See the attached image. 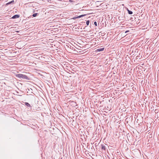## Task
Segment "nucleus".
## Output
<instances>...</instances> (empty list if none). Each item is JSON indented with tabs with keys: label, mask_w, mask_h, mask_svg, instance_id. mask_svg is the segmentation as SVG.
<instances>
[{
	"label": "nucleus",
	"mask_w": 159,
	"mask_h": 159,
	"mask_svg": "<svg viewBox=\"0 0 159 159\" xmlns=\"http://www.w3.org/2000/svg\"><path fill=\"white\" fill-rule=\"evenodd\" d=\"M127 10L129 14L131 15L133 14V12L132 11L129 10L128 9H127Z\"/></svg>",
	"instance_id": "obj_6"
},
{
	"label": "nucleus",
	"mask_w": 159,
	"mask_h": 159,
	"mask_svg": "<svg viewBox=\"0 0 159 159\" xmlns=\"http://www.w3.org/2000/svg\"><path fill=\"white\" fill-rule=\"evenodd\" d=\"M14 0H12V1H11V2H8V3H7V5H8V4H11V3H14Z\"/></svg>",
	"instance_id": "obj_8"
},
{
	"label": "nucleus",
	"mask_w": 159,
	"mask_h": 159,
	"mask_svg": "<svg viewBox=\"0 0 159 159\" xmlns=\"http://www.w3.org/2000/svg\"><path fill=\"white\" fill-rule=\"evenodd\" d=\"M77 45V47H76L75 48L77 49H79V48H81V47Z\"/></svg>",
	"instance_id": "obj_12"
},
{
	"label": "nucleus",
	"mask_w": 159,
	"mask_h": 159,
	"mask_svg": "<svg viewBox=\"0 0 159 159\" xmlns=\"http://www.w3.org/2000/svg\"><path fill=\"white\" fill-rule=\"evenodd\" d=\"M129 32V30H127V31H125V33H127V32Z\"/></svg>",
	"instance_id": "obj_15"
},
{
	"label": "nucleus",
	"mask_w": 159,
	"mask_h": 159,
	"mask_svg": "<svg viewBox=\"0 0 159 159\" xmlns=\"http://www.w3.org/2000/svg\"><path fill=\"white\" fill-rule=\"evenodd\" d=\"M104 48H102L98 49L97 50L98 52L103 51L104 50Z\"/></svg>",
	"instance_id": "obj_5"
},
{
	"label": "nucleus",
	"mask_w": 159,
	"mask_h": 159,
	"mask_svg": "<svg viewBox=\"0 0 159 159\" xmlns=\"http://www.w3.org/2000/svg\"><path fill=\"white\" fill-rule=\"evenodd\" d=\"M94 24L95 26H97V23L96 21H95L94 23Z\"/></svg>",
	"instance_id": "obj_11"
},
{
	"label": "nucleus",
	"mask_w": 159,
	"mask_h": 159,
	"mask_svg": "<svg viewBox=\"0 0 159 159\" xmlns=\"http://www.w3.org/2000/svg\"><path fill=\"white\" fill-rule=\"evenodd\" d=\"M60 159H63L62 158H61Z\"/></svg>",
	"instance_id": "obj_17"
},
{
	"label": "nucleus",
	"mask_w": 159,
	"mask_h": 159,
	"mask_svg": "<svg viewBox=\"0 0 159 159\" xmlns=\"http://www.w3.org/2000/svg\"><path fill=\"white\" fill-rule=\"evenodd\" d=\"M86 15V14L82 15H81L79 16L74 17L73 18V19L75 20L76 19L82 17L84 16H85Z\"/></svg>",
	"instance_id": "obj_2"
},
{
	"label": "nucleus",
	"mask_w": 159,
	"mask_h": 159,
	"mask_svg": "<svg viewBox=\"0 0 159 159\" xmlns=\"http://www.w3.org/2000/svg\"><path fill=\"white\" fill-rule=\"evenodd\" d=\"M70 48L72 49H73V48L72 47H71V46H70Z\"/></svg>",
	"instance_id": "obj_13"
},
{
	"label": "nucleus",
	"mask_w": 159,
	"mask_h": 159,
	"mask_svg": "<svg viewBox=\"0 0 159 159\" xmlns=\"http://www.w3.org/2000/svg\"><path fill=\"white\" fill-rule=\"evenodd\" d=\"M38 14L37 13H35L33 14L32 16L33 17H36V16H37Z\"/></svg>",
	"instance_id": "obj_9"
},
{
	"label": "nucleus",
	"mask_w": 159,
	"mask_h": 159,
	"mask_svg": "<svg viewBox=\"0 0 159 159\" xmlns=\"http://www.w3.org/2000/svg\"><path fill=\"white\" fill-rule=\"evenodd\" d=\"M90 21L89 20H88L86 22V24L87 25H88L89 24Z\"/></svg>",
	"instance_id": "obj_10"
},
{
	"label": "nucleus",
	"mask_w": 159,
	"mask_h": 159,
	"mask_svg": "<svg viewBox=\"0 0 159 159\" xmlns=\"http://www.w3.org/2000/svg\"><path fill=\"white\" fill-rule=\"evenodd\" d=\"M16 76L18 78H19L21 79H25L26 80L29 79L27 75L23 74H17Z\"/></svg>",
	"instance_id": "obj_1"
},
{
	"label": "nucleus",
	"mask_w": 159,
	"mask_h": 159,
	"mask_svg": "<svg viewBox=\"0 0 159 159\" xmlns=\"http://www.w3.org/2000/svg\"><path fill=\"white\" fill-rule=\"evenodd\" d=\"M49 1H50V0H48V2H49Z\"/></svg>",
	"instance_id": "obj_16"
},
{
	"label": "nucleus",
	"mask_w": 159,
	"mask_h": 159,
	"mask_svg": "<svg viewBox=\"0 0 159 159\" xmlns=\"http://www.w3.org/2000/svg\"><path fill=\"white\" fill-rule=\"evenodd\" d=\"M19 15H15L14 16H13L12 17V19H16L18 18L19 17Z\"/></svg>",
	"instance_id": "obj_4"
},
{
	"label": "nucleus",
	"mask_w": 159,
	"mask_h": 159,
	"mask_svg": "<svg viewBox=\"0 0 159 159\" xmlns=\"http://www.w3.org/2000/svg\"><path fill=\"white\" fill-rule=\"evenodd\" d=\"M25 104L27 107H30V105L28 102H25Z\"/></svg>",
	"instance_id": "obj_7"
},
{
	"label": "nucleus",
	"mask_w": 159,
	"mask_h": 159,
	"mask_svg": "<svg viewBox=\"0 0 159 159\" xmlns=\"http://www.w3.org/2000/svg\"><path fill=\"white\" fill-rule=\"evenodd\" d=\"M73 0H69V1L70 2H72Z\"/></svg>",
	"instance_id": "obj_14"
},
{
	"label": "nucleus",
	"mask_w": 159,
	"mask_h": 159,
	"mask_svg": "<svg viewBox=\"0 0 159 159\" xmlns=\"http://www.w3.org/2000/svg\"><path fill=\"white\" fill-rule=\"evenodd\" d=\"M101 146H102V150H104V151H105L106 150V148L105 144H102L101 145Z\"/></svg>",
	"instance_id": "obj_3"
}]
</instances>
